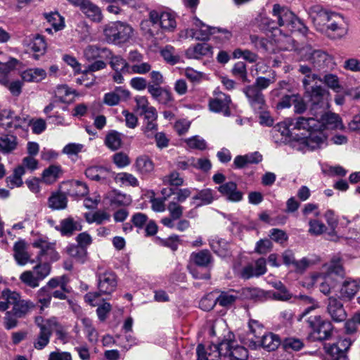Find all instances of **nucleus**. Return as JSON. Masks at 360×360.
Masks as SVG:
<instances>
[{"label":"nucleus","mask_w":360,"mask_h":360,"mask_svg":"<svg viewBox=\"0 0 360 360\" xmlns=\"http://www.w3.org/2000/svg\"><path fill=\"white\" fill-rule=\"evenodd\" d=\"M161 56L167 63L174 65L179 61V56L176 54L175 49L173 46L167 45L160 51Z\"/></svg>","instance_id":"680f3d73"},{"label":"nucleus","mask_w":360,"mask_h":360,"mask_svg":"<svg viewBox=\"0 0 360 360\" xmlns=\"http://www.w3.org/2000/svg\"><path fill=\"white\" fill-rule=\"evenodd\" d=\"M110 65L114 71H122L124 73L129 74L130 64L121 56H111Z\"/></svg>","instance_id":"49530a36"},{"label":"nucleus","mask_w":360,"mask_h":360,"mask_svg":"<svg viewBox=\"0 0 360 360\" xmlns=\"http://www.w3.org/2000/svg\"><path fill=\"white\" fill-rule=\"evenodd\" d=\"M84 217L89 224L96 223L97 224H101L105 221H109L110 217L107 212L101 210L94 213H86Z\"/></svg>","instance_id":"13d9d810"},{"label":"nucleus","mask_w":360,"mask_h":360,"mask_svg":"<svg viewBox=\"0 0 360 360\" xmlns=\"http://www.w3.org/2000/svg\"><path fill=\"white\" fill-rule=\"evenodd\" d=\"M249 340V346L254 347L261 346L268 351L275 350L281 343L279 337L272 333H264L257 340H253V338Z\"/></svg>","instance_id":"aec40b11"},{"label":"nucleus","mask_w":360,"mask_h":360,"mask_svg":"<svg viewBox=\"0 0 360 360\" xmlns=\"http://www.w3.org/2000/svg\"><path fill=\"white\" fill-rule=\"evenodd\" d=\"M347 25L344 18L337 13H333L330 22L326 25L324 31L331 39H340L347 33Z\"/></svg>","instance_id":"9b49d317"},{"label":"nucleus","mask_w":360,"mask_h":360,"mask_svg":"<svg viewBox=\"0 0 360 360\" xmlns=\"http://www.w3.org/2000/svg\"><path fill=\"white\" fill-rule=\"evenodd\" d=\"M316 117V112L314 114ZM322 124L317 117H303L292 118V129L304 130L309 133V136L300 139L302 150H314L319 148L324 143L325 136L321 131Z\"/></svg>","instance_id":"f257e3e1"},{"label":"nucleus","mask_w":360,"mask_h":360,"mask_svg":"<svg viewBox=\"0 0 360 360\" xmlns=\"http://www.w3.org/2000/svg\"><path fill=\"white\" fill-rule=\"evenodd\" d=\"M294 129H292V118H288L283 122L278 123L274 127V131L279 132L281 136L285 137L291 136V130Z\"/></svg>","instance_id":"bf43d9fd"},{"label":"nucleus","mask_w":360,"mask_h":360,"mask_svg":"<svg viewBox=\"0 0 360 360\" xmlns=\"http://www.w3.org/2000/svg\"><path fill=\"white\" fill-rule=\"evenodd\" d=\"M229 345L227 356L229 360H247L248 350L243 346H239L233 340H226Z\"/></svg>","instance_id":"473e14b6"},{"label":"nucleus","mask_w":360,"mask_h":360,"mask_svg":"<svg viewBox=\"0 0 360 360\" xmlns=\"http://www.w3.org/2000/svg\"><path fill=\"white\" fill-rule=\"evenodd\" d=\"M87 18L95 22H100L102 20V14L100 8L93 4L90 0L82 8L81 10Z\"/></svg>","instance_id":"a18cd8bd"},{"label":"nucleus","mask_w":360,"mask_h":360,"mask_svg":"<svg viewBox=\"0 0 360 360\" xmlns=\"http://www.w3.org/2000/svg\"><path fill=\"white\" fill-rule=\"evenodd\" d=\"M143 124L141 130L147 139H153L155 132L158 131V125L157 122L158 112H148L147 114L143 115Z\"/></svg>","instance_id":"5701e85b"},{"label":"nucleus","mask_w":360,"mask_h":360,"mask_svg":"<svg viewBox=\"0 0 360 360\" xmlns=\"http://www.w3.org/2000/svg\"><path fill=\"white\" fill-rule=\"evenodd\" d=\"M18 292L12 291L8 288H6L1 292L0 300V311H5L11 304L13 306L14 303L18 301Z\"/></svg>","instance_id":"e433bc0d"},{"label":"nucleus","mask_w":360,"mask_h":360,"mask_svg":"<svg viewBox=\"0 0 360 360\" xmlns=\"http://www.w3.org/2000/svg\"><path fill=\"white\" fill-rule=\"evenodd\" d=\"M18 145V138L14 135L5 134L0 136V151L4 154L15 150Z\"/></svg>","instance_id":"ea45409f"},{"label":"nucleus","mask_w":360,"mask_h":360,"mask_svg":"<svg viewBox=\"0 0 360 360\" xmlns=\"http://www.w3.org/2000/svg\"><path fill=\"white\" fill-rule=\"evenodd\" d=\"M36 321L39 329H45V330L49 332L51 335H52L54 330H56L57 333L59 335V337H63V333L60 330L61 327L56 317H51L45 320L37 319Z\"/></svg>","instance_id":"58836bf2"},{"label":"nucleus","mask_w":360,"mask_h":360,"mask_svg":"<svg viewBox=\"0 0 360 360\" xmlns=\"http://www.w3.org/2000/svg\"><path fill=\"white\" fill-rule=\"evenodd\" d=\"M85 175L91 180L108 184L114 177V173L102 166H91L86 168Z\"/></svg>","instance_id":"6ab92c4d"},{"label":"nucleus","mask_w":360,"mask_h":360,"mask_svg":"<svg viewBox=\"0 0 360 360\" xmlns=\"http://www.w3.org/2000/svg\"><path fill=\"white\" fill-rule=\"evenodd\" d=\"M320 122L322 124L321 131L324 129H342L344 125L342 120L338 114L334 112H326L321 116Z\"/></svg>","instance_id":"2f4dec72"},{"label":"nucleus","mask_w":360,"mask_h":360,"mask_svg":"<svg viewBox=\"0 0 360 360\" xmlns=\"http://www.w3.org/2000/svg\"><path fill=\"white\" fill-rule=\"evenodd\" d=\"M272 15L276 19L278 27H285L290 32H304L307 27L288 7L278 4L273 6Z\"/></svg>","instance_id":"f03ea898"},{"label":"nucleus","mask_w":360,"mask_h":360,"mask_svg":"<svg viewBox=\"0 0 360 360\" xmlns=\"http://www.w3.org/2000/svg\"><path fill=\"white\" fill-rule=\"evenodd\" d=\"M210 245L212 250L219 256L226 257L228 255V244L224 240H212Z\"/></svg>","instance_id":"052dcab7"},{"label":"nucleus","mask_w":360,"mask_h":360,"mask_svg":"<svg viewBox=\"0 0 360 360\" xmlns=\"http://www.w3.org/2000/svg\"><path fill=\"white\" fill-rule=\"evenodd\" d=\"M263 160L262 155L257 151L250 153L244 155H237L233 162L235 169H243L248 165L259 164Z\"/></svg>","instance_id":"a878e982"},{"label":"nucleus","mask_w":360,"mask_h":360,"mask_svg":"<svg viewBox=\"0 0 360 360\" xmlns=\"http://www.w3.org/2000/svg\"><path fill=\"white\" fill-rule=\"evenodd\" d=\"M148 91L155 101L162 105H169L174 100L171 92L160 86H155L149 84Z\"/></svg>","instance_id":"bb28decb"},{"label":"nucleus","mask_w":360,"mask_h":360,"mask_svg":"<svg viewBox=\"0 0 360 360\" xmlns=\"http://www.w3.org/2000/svg\"><path fill=\"white\" fill-rule=\"evenodd\" d=\"M210 54H212V47L206 43L197 44L194 46L189 47L186 51V56L192 59H200Z\"/></svg>","instance_id":"f704fd0d"},{"label":"nucleus","mask_w":360,"mask_h":360,"mask_svg":"<svg viewBox=\"0 0 360 360\" xmlns=\"http://www.w3.org/2000/svg\"><path fill=\"white\" fill-rule=\"evenodd\" d=\"M229 345L223 340L218 345H211L207 348L202 344L196 349L198 360H219L221 356H227Z\"/></svg>","instance_id":"6e6552de"},{"label":"nucleus","mask_w":360,"mask_h":360,"mask_svg":"<svg viewBox=\"0 0 360 360\" xmlns=\"http://www.w3.org/2000/svg\"><path fill=\"white\" fill-rule=\"evenodd\" d=\"M248 328L250 333L248 334V341L250 342V338H253V340H257L265 333L264 327L262 323L258 321L250 319L248 323Z\"/></svg>","instance_id":"603ef678"},{"label":"nucleus","mask_w":360,"mask_h":360,"mask_svg":"<svg viewBox=\"0 0 360 360\" xmlns=\"http://www.w3.org/2000/svg\"><path fill=\"white\" fill-rule=\"evenodd\" d=\"M22 79L28 82H39L46 77V71L42 68H31L22 72Z\"/></svg>","instance_id":"a19ab883"},{"label":"nucleus","mask_w":360,"mask_h":360,"mask_svg":"<svg viewBox=\"0 0 360 360\" xmlns=\"http://www.w3.org/2000/svg\"><path fill=\"white\" fill-rule=\"evenodd\" d=\"M301 55L306 60L311 63L314 68L317 70H325L333 63V58L326 52L314 49L310 46H306L301 50Z\"/></svg>","instance_id":"20e7f679"},{"label":"nucleus","mask_w":360,"mask_h":360,"mask_svg":"<svg viewBox=\"0 0 360 360\" xmlns=\"http://www.w3.org/2000/svg\"><path fill=\"white\" fill-rule=\"evenodd\" d=\"M132 34V27L120 21L110 22L103 29L105 39L110 44H124L131 37Z\"/></svg>","instance_id":"7ed1b4c3"},{"label":"nucleus","mask_w":360,"mask_h":360,"mask_svg":"<svg viewBox=\"0 0 360 360\" xmlns=\"http://www.w3.org/2000/svg\"><path fill=\"white\" fill-rule=\"evenodd\" d=\"M190 262L199 267L209 268L213 263V257L208 250H202L191 254Z\"/></svg>","instance_id":"cd10ccee"},{"label":"nucleus","mask_w":360,"mask_h":360,"mask_svg":"<svg viewBox=\"0 0 360 360\" xmlns=\"http://www.w3.org/2000/svg\"><path fill=\"white\" fill-rule=\"evenodd\" d=\"M195 28L187 29L186 37L197 40H207L212 34H216L217 27H211L203 23L199 19H195Z\"/></svg>","instance_id":"4468645a"},{"label":"nucleus","mask_w":360,"mask_h":360,"mask_svg":"<svg viewBox=\"0 0 360 360\" xmlns=\"http://www.w3.org/2000/svg\"><path fill=\"white\" fill-rule=\"evenodd\" d=\"M360 285L356 281L351 278L346 279L342 284L340 293L343 300H351L359 290Z\"/></svg>","instance_id":"7c9ffc66"},{"label":"nucleus","mask_w":360,"mask_h":360,"mask_svg":"<svg viewBox=\"0 0 360 360\" xmlns=\"http://www.w3.org/2000/svg\"><path fill=\"white\" fill-rule=\"evenodd\" d=\"M313 285H319V290L325 295L330 293L338 283V279L331 274H316L311 277Z\"/></svg>","instance_id":"412c9836"},{"label":"nucleus","mask_w":360,"mask_h":360,"mask_svg":"<svg viewBox=\"0 0 360 360\" xmlns=\"http://www.w3.org/2000/svg\"><path fill=\"white\" fill-rule=\"evenodd\" d=\"M243 91L246 96L250 105L255 110L264 109L265 105L264 96L257 86H247L243 89Z\"/></svg>","instance_id":"a211bd4d"},{"label":"nucleus","mask_w":360,"mask_h":360,"mask_svg":"<svg viewBox=\"0 0 360 360\" xmlns=\"http://www.w3.org/2000/svg\"><path fill=\"white\" fill-rule=\"evenodd\" d=\"M63 174L60 166L52 165L45 169L41 175V181L46 184H52L56 182Z\"/></svg>","instance_id":"c9c22d12"},{"label":"nucleus","mask_w":360,"mask_h":360,"mask_svg":"<svg viewBox=\"0 0 360 360\" xmlns=\"http://www.w3.org/2000/svg\"><path fill=\"white\" fill-rule=\"evenodd\" d=\"M333 12H330L319 6H315L311 8V18L316 29L323 32L326 25L332 19Z\"/></svg>","instance_id":"f3484780"},{"label":"nucleus","mask_w":360,"mask_h":360,"mask_svg":"<svg viewBox=\"0 0 360 360\" xmlns=\"http://www.w3.org/2000/svg\"><path fill=\"white\" fill-rule=\"evenodd\" d=\"M237 293L233 290H230L228 292H222L219 296L216 299V300L210 304L208 306L205 304L208 300L207 298H203L200 300V304L201 308L205 311H208L214 307V304L218 303L220 306L222 307H228L231 305L237 299Z\"/></svg>","instance_id":"b1692460"},{"label":"nucleus","mask_w":360,"mask_h":360,"mask_svg":"<svg viewBox=\"0 0 360 360\" xmlns=\"http://www.w3.org/2000/svg\"><path fill=\"white\" fill-rule=\"evenodd\" d=\"M149 20L153 25L158 24L165 32H172L176 27V15L171 11H150Z\"/></svg>","instance_id":"1a4fd4ad"},{"label":"nucleus","mask_w":360,"mask_h":360,"mask_svg":"<svg viewBox=\"0 0 360 360\" xmlns=\"http://www.w3.org/2000/svg\"><path fill=\"white\" fill-rule=\"evenodd\" d=\"M217 191L226 200L231 202H239L242 200L243 193L238 189L237 184L233 181L226 182L217 187Z\"/></svg>","instance_id":"393cba45"},{"label":"nucleus","mask_w":360,"mask_h":360,"mask_svg":"<svg viewBox=\"0 0 360 360\" xmlns=\"http://www.w3.org/2000/svg\"><path fill=\"white\" fill-rule=\"evenodd\" d=\"M37 302L40 304V309L49 307L52 298L51 292L47 289V287L41 288L36 294Z\"/></svg>","instance_id":"5fc2aeb1"},{"label":"nucleus","mask_w":360,"mask_h":360,"mask_svg":"<svg viewBox=\"0 0 360 360\" xmlns=\"http://www.w3.org/2000/svg\"><path fill=\"white\" fill-rule=\"evenodd\" d=\"M52 335L45 329H39V333L33 342L34 347L36 349L41 350L45 348L49 343Z\"/></svg>","instance_id":"4d7b16f0"},{"label":"nucleus","mask_w":360,"mask_h":360,"mask_svg":"<svg viewBox=\"0 0 360 360\" xmlns=\"http://www.w3.org/2000/svg\"><path fill=\"white\" fill-rule=\"evenodd\" d=\"M84 55L86 60H93L97 58H108L111 56V51L107 48L89 45L84 49Z\"/></svg>","instance_id":"72a5a7b5"},{"label":"nucleus","mask_w":360,"mask_h":360,"mask_svg":"<svg viewBox=\"0 0 360 360\" xmlns=\"http://www.w3.org/2000/svg\"><path fill=\"white\" fill-rule=\"evenodd\" d=\"M231 100L229 96L221 91L215 90L214 97L209 101V108L214 112H221L224 116H229Z\"/></svg>","instance_id":"f8f14e48"},{"label":"nucleus","mask_w":360,"mask_h":360,"mask_svg":"<svg viewBox=\"0 0 360 360\" xmlns=\"http://www.w3.org/2000/svg\"><path fill=\"white\" fill-rule=\"evenodd\" d=\"M25 169L23 166H18L13 170V173L6 178L7 186L13 189L15 187H20L22 184V176L25 174Z\"/></svg>","instance_id":"37998d69"},{"label":"nucleus","mask_w":360,"mask_h":360,"mask_svg":"<svg viewBox=\"0 0 360 360\" xmlns=\"http://www.w3.org/2000/svg\"><path fill=\"white\" fill-rule=\"evenodd\" d=\"M44 17L56 32L65 27L64 18L58 12L44 13Z\"/></svg>","instance_id":"864d4df0"},{"label":"nucleus","mask_w":360,"mask_h":360,"mask_svg":"<svg viewBox=\"0 0 360 360\" xmlns=\"http://www.w3.org/2000/svg\"><path fill=\"white\" fill-rule=\"evenodd\" d=\"M307 323L313 333L319 335V340L331 338L334 330L331 321L324 319L321 315H315L308 317Z\"/></svg>","instance_id":"39448f33"},{"label":"nucleus","mask_w":360,"mask_h":360,"mask_svg":"<svg viewBox=\"0 0 360 360\" xmlns=\"http://www.w3.org/2000/svg\"><path fill=\"white\" fill-rule=\"evenodd\" d=\"M196 193L192 196L190 204L195 208L209 205L217 200L215 191L206 188L201 190L195 189Z\"/></svg>","instance_id":"2eb2a0df"},{"label":"nucleus","mask_w":360,"mask_h":360,"mask_svg":"<svg viewBox=\"0 0 360 360\" xmlns=\"http://www.w3.org/2000/svg\"><path fill=\"white\" fill-rule=\"evenodd\" d=\"M29 120L24 117L14 116L10 114L2 123V124L7 129H18L22 128L23 126L28 124Z\"/></svg>","instance_id":"09e8293b"},{"label":"nucleus","mask_w":360,"mask_h":360,"mask_svg":"<svg viewBox=\"0 0 360 360\" xmlns=\"http://www.w3.org/2000/svg\"><path fill=\"white\" fill-rule=\"evenodd\" d=\"M311 104V110H326L329 108L330 94L328 91L321 86L315 85L311 89L305 91Z\"/></svg>","instance_id":"0eeeda50"},{"label":"nucleus","mask_w":360,"mask_h":360,"mask_svg":"<svg viewBox=\"0 0 360 360\" xmlns=\"http://www.w3.org/2000/svg\"><path fill=\"white\" fill-rule=\"evenodd\" d=\"M66 252L78 262L83 263L86 257V250L78 245H70L66 248Z\"/></svg>","instance_id":"6e6d98bb"},{"label":"nucleus","mask_w":360,"mask_h":360,"mask_svg":"<svg viewBox=\"0 0 360 360\" xmlns=\"http://www.w3.org/2000/svg\"><path fill=\"white\" fill-rule=\"evenodd\" d=\"M97 288L104 295H110L117 288V281L115 274L110 270L98 269L96 274Z\"/></svg>","instance_id":"9d476101"},{"label":"nucleus","mask_w":360,"mask_h":360,"mask_svg":"<svg viewBox=\"0 0 360 360\" xmlns=\"http://www.w3.org/2000/svg\"><path fill=\"white\" fill-rule=\"evenodd\" d=\"M34 307V304L32 301L21 300L19 293L18 301L14 303L12 310L18 318H21L25 316Z\"/></svg>","instance_id":"4c0bfd02"},{"label":"nucleus","mask_w":360,"mask_h":360,"mask_svg":"<svg viewBox=\"0 0 360 360\" xmlns=\"http://www.w3.org/2000/svg\"><path fill=\"white\" fill-rule=\"evenodd\" d=\"M55 230L60 232L62 236H72L75 232L82 229V226L79 221L75 220L74 218L69 217L60 221L57 226H54Z\"/></svg>","instance_id":"4be33fe9"},{"label":"nucleus","mask_w":360,"mask_h":360,"mask_svg":"<svg viewBox=\"0 0 360 360\" xmlns=\"http://www.w3.org/2000/svg\"><path fill=\"white\" fill-rule=\"evenodd\" d=\"M352 345V341L349 338L340 339L336 344H333L326 347V351L332 356L335 353L345 352L347 351Z\"/></svg>","instance_id":"8fccbe9b"},{"label":"nucleus","mask_w":360,"mask_h":360,"mask_svg":"<svg viewBox=\"0 0 360 360\" xmlns=\"http://www.w3.org/2000/svg\"><path fill=\"white\" fill-rule=\"evenodd\" d=\"M326 313L335 323L345 321L347 314L342 303L336 297L330 296L327 299Z\"/></svg>","instance_id":"ddd939ff"},{"label":"nucleus","mask_w":360,"mask_h":360,"mask_svg":"<svg viewBox=\"0 0 360 360\" xmlns=\"http://www.w3.org/2000/svg\"><path fill=\"white\" fill-rule=\"evenodd\" d=\"M136 103V110L139 112L140 115L147 114L148 112L156 111V109L150 105L149 101L146 96H138L134 98Z\"/></svg>","instance_id":"3c124183"},{"label":"nucleus","mask_w":360,"mask_h":360,"mask_svg":"<svg viewBox=\"0 0 360 360\" xmlns=\"http://www.w3.org/2000/svg\"><path fill=\"white\" fill-rule=\"evenodd\" d=\"M110 202L117 206H127L131 202L130 195L114 191L110 195Z\"/></svg>","instance_id":"0e129e2a"},{"label":"nucleus","mask_w":360,"mask_h":360,"mask_svg":"<svg viewBox=\"0 0 360 360\" xmlns=\"http://www.w3.org/2000/svg\"><path fill=\"white\" fill-rule=\"evenodd\" d=\"M63 186L67 188L66 193L71 196L83 197L89 193L87 185L80 181L72 180L64 182Z\"/></svg>","instance_id":"c756f323"},{"label":"nucleus","mask_w":360,"mask_h":360,"mask_svg":"<svg viewBox=\"0 0 360 360\" xmlns=\"http://www.w3.org/2000/svg\"><path fill=\"white\" fill-rule=\"evenodd\" d=\"M266 259L259 258L253 263L245 266L240 271V276L242 278L249 279L252 277H259L266 272Z\"/></svg>","instance_id":"dca6fc26"},{"label":"nucleus","mask_w":360,"mask_h":360,"mask_svg":"<svg viewBox=\"0 0 360 360\" xmlns=\"http://www.w3.org/2000/svg\"><path fill=\"white\" fill-rule=\"evenodd\" d=\"M134 167L136 172L142 175L148 174L154 169L153 162L148 156L146 155L137 158Z\"/></svg>","instance_id":"79ce46f5"},{"label":"nucleus","mask_w":360,"mask_h":360,"mask_svg":"<svg viewBox=\"0 0 360 360\" xmlns=\"http://www.w3.org/2000/svg\"><path fill=\"white\" fill-rule=\"evenodd\" d=\"M20 280L25 285L32 288H35L39 285V279L31 271H25L22 272L20 276Z\"/></svg>","instance_id":"774afa93"},{"label":"nucleus","mask_w":360,"mask_h":360,"mask_svg":"<svg viewBox=\"0 0 360 360\" xmlns=\"http://www.w3.org/2000/svg\"><path fill=\"white\" fill-rule=\"evenodd\" d=\"M13 257L17 264L24 266L30 261V255L27 250L26 243L23 240L16 241L13 245Z\"/></svg>","instance_id":"c85d7f7f"},{"label":"nucleus","mask_w":360,"mask_h":360,"mask_svg":"<svg viewBox=\"0 0 360 360\" xmlns=\"http://www.w3.org/2000/svg\"><path fill=\"white\" fill-rule=\"evenodd\" d=\"M243 295L246 299L262 300L265 297L264 290L257 288H245L243 289Z\"/></svg>","instance_id":"338daca9"},{"label":"nucleus","mask_w":360,"mask_h":360,"mask_svg":"<svg viewBox=\"0 0 360 360\" xmlns=\"http://www.w3.org/2000/svg\"><path fill=\"white\" fill-rule=\"evenodd\" d=\"M257 20L258 26L262 30L271 32L278 28L276 19L273 20L269 17L261 15Z\"/></svg>","instance_id":"69168bd1"},{"label":"nucleus","mask_w":360,"mask_h":360,"mask_svg":"<svg viewBox=\"0 0 360 360\" xmlns=\"http://www.w3.org/2000/svg\"><path fill=\"white\" fill-rule=\"evenodd\" d=\"M320 81L336 92L342 89L339 78L336 75L331 73L326 74Z\"/></svg>","instance_id":"e2e57ef3"},{"label":"nucleus","mask_w":360,"mask_h":360,"mask_svg":"<svg viewBox=\"0 0 360 360\" xmlns=\"http://www.w3.org/2000/svg\"><path fill=\"white\" fill-rule=\"evenodd\" d=\"M122 134L115 131L110 130L105 136L104 143L111 150H118L122 145Z\"/></svg>","instance_id":"c03bdc74"},{"label":"nucleus","mask_w":360,"mask_h":360,"mask_svg":"<svg viewBox=\"0 0 360 360\" xmlns=\"http://www.w3.org/2000/svg\"><path fill=\"white\" fill-rule=\"evenodd\" d=\"M48 202L53 210H63L67 207L68 200L64 194L56 193L49 198Z\"/></svg>","instance_id":"de8ad7c7"},{"label":"nucleus","mask_w":360,"mask_h":360,"mask_svg":"<svg viewBox=\"0 0 360 360\" xmlns=\"http://www.w3.org/2000/svg\"><path fill=\"white\" fill-rule=\"evenodd\" d=\"M34 248L40 249L37 255L39 262H56L60 259V255L56 250V243L49 242L46 236H40L34 240Z\"/></svg>","instance_id":"423d86ee"}]
</instances>
